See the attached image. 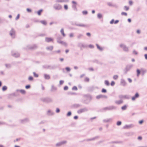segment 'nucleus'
I'll use <instances>...</instances> for the list:
<instances>
[{
    "label": "nucleus",
    "instance_id": "13d9d810",
    "mask_svg": "<svg viewBox=\"0 0 147 147\" xmlns=\"http://www.w3.org/2000/svg\"><path fill=\"white\" fill-rule=\"evenodd\" d=\"M72 90H77L78 88L76 86H74L72 88Z\"/></svg>",
    "mask_w": 147,
    "mask_h": 147
},
{
    "label": "nucleus",
    "instance_id": "2f4dec72",
    "mask_svg": "<svg viewBox=\"0 0 147 147\" xmlns=\"http://www.w3.org/2000/svg\"><path fill=\"white\" fill-rule=\"evenodd\" d=\"M123 102V100H117L115 102V103L117 105H120L122 104Z\"/></svg>",
    "mask_w": 147,
    "mask_h": 147
},
{
    "label": "nucleus",
    "instance_id": "0e129e2a",
    "mask_svg": "<svg viewBox=\"0 0 147 147\" xmlns=\"http://www.w3.org/2000/svg\"><path fill=\"white\" fill-rule=\"evenodd\" d=\"M83 36V35L82 34H79L77 38L78 39H80L81 38L82 36Z\"/></svg>",
    "mask_w": 147,
    "mask_h": 147
},
{
    "label": "nucleus",
    "instance_id": "c85d7f7f",
    "mask_svg": "<svg viewBox=\"0 0 147 147\" xmlns=\"http://www.w3.org/2000/svg\"><path fill=\"white\" fill-rule=\"evenodd\" d=\"M47 114L49 115L50 116L53 115L54 113L52 112L51 110H49L47 112Z\"/></svg>",
    "mask_w": 147,
    "mask_h": 147
},
{
    "label": "nucleus",
    "instance_id": "20e7f679",
    "mask_svg": "<svg viewBox=\"0 0 147 147\" xmlns=\"http://www.w3.org/2000/svg\"><path fill=\"white\" fill-rule=\"evenodd\" d=\"M85 96L87 98V99L89 100V101L87 102L85 100L84 103L86 104H88L90 102V101L92 100V96L91 95L89 94L85 95Z\"/></svg>",
    "mask_w": 147,
    "mask_h": 147
},
{
    "label": "nucleus",
    "instance_id": "473e14b6",
    "mask_svg": "<svg viewBox=\"0 0 147 147\" xmlns=\"http://www.w3.org/2000/svg\"><path fill=\"white\" fill-rule=\"evenodd\" d=\"M107 5L111 7H115L116 6L115 5H113V4L111 3L110 2H109L107 3Z\"/></svg>",
    "mask_w": 147,
    "mask_h": 147
},
{
    "label": "nucleus",
    "instance_id": "4468645a",
    "mask_svg": "<svg viewBox=\"0 0 147 147\" xmlns=\"http://www.w3.org/2000/svg\"><path fill=\"white\" fill-rule=\"evenodd\" d=\"M139 96V94L138 92H137L134 96L131 97V100L133 101H134L136 98H138Z\"/></svg>",
    "mask_w": 147,
    "mask_h": 147
},
{
    "label": "nucleus",
    "instance_id": "e2e57ef3",
    "mask_svg": "<svg viewBox=\"0 0 147 147\" xmlns=\"http://www.w3.org/2000/svg\"><path fill=\"white\" fill-rule=\"evenodd\" d=\"M121 15L123 16L124 15L125 16H127V13L126 12H122L121 13Z\"/></svg>",
    "mask_w": 147,
    "mask_h": 147
},
{
    "label": "nucleus",
    "instance_id": "79ce46f5",
    "mask_svg": "<svg viewBox=\"0 0 147 147\" xmlns=\"http://www.w3.org/2000/svg\"><path fill=\"white\" fill-rule=\"evenodd\" d=\"M33 74L34 77H35L38 78L39 76L38 75L34 72H33Z\"/></svg>",
    "mask_w": 147,
    "mask_h": 147
},
{
    "label": "nucleus",
    "instance_id": "cd10ccee",
    "mask_svg": "<svg viewBox=\"0 0 147 147\" xmlns=\"http://www.w3.org/2000/svg\"><path fill=\"white\" fill-rule=\"evenodd\" d=\"M53 47L52 46H50L47 47L46 48V49L47 50H49L51 51L53 50Z\"/></svg>",
    "mask_w": 147,
    "mask_h": 147
},
{
    "label": "nucleus",
    "instance_id": "680f3d73",
    "mask_svg": "<svg viewBox=\"0 0 147 147\" xmlns=\"http://www.w3.org/2000/svg\"><path fill=\"white\" fill-rule=\"evenodd\" d=\"M82 13L84 15H86L88 13V11L86 10L83 11H82Z\"/></svg>",
    "mask_w": 147,
    "mask_h": 147
},
{
    "label": "nucleus",
    "instance_id": "69168bd1",
    "mask_svg": "<svg viewBox=\"0 0 147 147\" xmlns=\"http://www.w3.org/2000/svg\"><path fill=\"white\" fill-rule=\"evenodd\" d=\"M118 76L117 75H115L113 76V78L114 80H116L118 78Z\"/></svg>",
    "mask_w": 147,
    "mask_h": 147
},
{
    "label": "nucleus",
    "instance_id": "f8f14e48",
    "mask_svg": "<svg viewBox=\"0 0 147 147\" xmlns=\"http://www.w3.org/2000/svg\"><path fill=\"white\" fill-rule=\"evenodd\" d=\"M72 25H75L82 27H87L88 26L87 25H85L82 24H79L76 23L73 24Z\"/></svg>",
    "mask_w": 147,
    "mask_h": 147
},
{
    "label": "nucleus",
    "instance_id": "412c9836",
    "mask_svg": "<svg viewBox=\"0 0 147 147\" xmlns=\"http://www.w3.org/2000/svg\"><path fill=\"white\" fill-rule=\"evenodd\" d=\"M46 42H49L53 40V39L50 37H46L45 39Z\"/></svg>",
    "mask_w": 147,
    "mask_h": 147
},
{
    "label": "nucleus",
    "instance_id": "4be33fe9",
    "mask_svg": "<svg viewBox=\"0 0 147 147\" xmlns=\"http://www.w3.org/2000/svg\"><path fill=\"white\" fill-rule=\"evenodd\" d=\"M121 83L123 86H125L127 85V83L124 79H121Z\"/></svg>",
    "mask_w": 147,
    "mask_h": 147
},
{
    "label": "nucleus",
    "instance_id": "5fc2aeb1",
    "mask_svg": "<svg viewBox=\"0 0 147 147\" xmlns=\"http://www.w3.org/2000/svg\"><path fill=\"white\" fill-rule=\"evenodd\" d=\"M65 69L66 71L67 72H69L70 71V68L68 67H65Z\"/></svg>",
    "mask_w": 147,
    "mask_h": 147
},
{
    "label": "nucleus",
    "instance_id": "6e6552de",
    "mask_svg": "<svg viewBox=\"0 0 147 147\" xmlns=\"http://www.w3.org/2000/svg\"><path fill=\"white\" fill-rule=\"evenodd\" d=\"M38 48V46L36 45H28L25 49H26L34 50Z\"/></svg>",
    "mask_w": 147,
    "mask_h": 147
},
{
    "label": "nucleus",
    "instance_id": "a18cd8bd",
    "mask_svg": "<svg viewBox=\"0 0 147 147\" xmlns=\"http://www.w3.org/2000/svg\"><path fill=\"white\" fill-rule=\"evenodd\" d=\"M123 9L124 10L127 11H128L129 9V7H127L126 6H125L124 7Z\"/></svg>",
    "mask_w": 147,
    "mask_h": 147
},
{
    "label": "nucleus",
    "instance_id": "c9c22d12",
    "mask_svg": "<svg viewBox=\"0 0 147 147\" xmlns=\"http://www.w3.org/2000/svg\"><path fill=\"white\" fill-rule=\"evenodd\" d=\"M6 67L7 68H9L11 67V65L10 64H5Z\"/></svg>",
    "mask_w": 147,
    "mask_h": 147
},
{
    "label": "nucleus",
    "instance_id": "58836bf2",
    "mask_svg": "<svg viewBox=\"0 0 147 147\" xmlns=\"http://www.w3.org/2000/svg\"><path fill=\"white\" fill-rule=\"evenodd\" d=\"M127 106L126 105H124L123 106H122L121 107V109L122 110L124 111L126 110V109H127Z\"/></svg>",
    "mask_w": 147,
    "mask_h": 147
},
{
    "label": "nucleus",
    "instance_id": "bf43d9fd",
    "mask_svg": "<svg viewBox=\"0 0 147 147\" xmlns=\"http://www.w3.org/2000/svg\"><path fill=\"white\" fill-rule=\"evenodd\" d=\"M28 79L29 81H32L33 80V78L32 76H30Z\"/></svg>",
    "mask_w": 147,
    "mask_h": 147
},
{
    "label": "nucleus",
    "instance_id": "7c9ffc66",
    "mask_svg": "<svg viewBox=\"0 0 147 147\" xmlns=\"http://www.w3.org/2000/svg\"><path fill=\"white\" fill-rule=\"evenodd\" d=\"M44 77L45 78L46 80H49L50 79V78L49 75L46 74H44Z\"/></svg>",
    "mask_w": 147,
    "mask_h": 147
},
{
    "label": "nucleus",
    "instance_id": "aec40b11",
    "mask_svg": "<svg viewBox=\"0 0 147 147\" xmlns=\"http://www.w3.org/2000/svg\"><path fill=\"white\" fill-rule=\"evenodd\" d=\"M12 55L15 57H18L20 56V54L18 52H15L14 53H12Z\"/></svg>",
    "mask_w": 147,
    "mask_h": 147
},
{
    "label": "nucleus",
    "instance_id": "6e6d98bb",
    "mask_svg": "<svg viewBox=\"0 0 147 147\" xmlns=\"http://www.w3.org/2000/svg\"><path fill=\"white\" fill-rule=\"evenodd\" d=\"M65 1L64 0H56L55 1L56 2H59V3H61L64 2Z\"/></svg>",
    "mask_w": 147,
    "mask_h": 147
},
{
    "label": "nucleus",
    "instance_id": "49530a36",
    "mask_svg": "<svg viewBox=\"0 0 147 147\" xmlns=\"http://www.w3.org/2000/svg\"><path fill=\"white\" fill-rule=\"evenodd\" d=\"M20 92L22 94H24L26 93V91L23 89H21L20 90Z\"/></svg>",
    "mask_w": 147,
    "mask_h": 147
},
{
    "label": "nucleus",
    "instance_id": "393cba45",
    "mask_svg": "<svg viewBox=\"0 0 147 147\" xmlns=\"http://www.w3.org/2000/svg\"><path fill=\"white\" fill-rule=\"evenodd\" d=\"M112 119L111 118H110L107 119H104L103 122L104 123H107L111 121H112Z\"/></svg>",
    "mask_w": 147,
    "mask_h": 147
},
{
    "label": "nucleus",
    "instance_id": "f03ea898",
    "mask_svg": "<svg viewBox=\"0 0 147 147\" xmlns=\"http://www.w3.org/2000/svg\"><path fill=\"white\" fill-rule=\"evenodd\" d=\"M40 99L42 102L47 103H51L53 102L52 98L49 97L42 98Z\"/></svg>",
    "mask_w": 147,
    "mask_h": 147
},
{
    "label": "nucleus",
    "instance_id": "dca6fc26",
    "mask_svg": "<svg viewBox=\"0 0 147 147\" xmlns=\"http://www.w3.org/2000/svg\"><path fill=\"white\" fill-rule=\"evenodd\" d=\"M119 97L121 99L124 98L127 99H128L129 98V96L127 95H120L119 96Z\"/></svg>",
    "mask_w": 147,
    "mask_h": 147
},
{
    "label": "nucleus",
    "instance_id": "7ed1b4c3",
    "mask_svg": "<svg viewBox=\"0 0 147 147\" xmlns=\"http://www.w3.org/2000/svg\"><path fill=\"white\" fill-rule=\"evenodd\" d=\"M42 67L45 69H54L56 68L55 65H42Z\"/></svg>",
    "mask_w": 147,
    "mask_h": 147
},
{
    "label": "nucleus",
    "instance_id": "9b49d317",
    "mask_svg": "<svg viewBox=\"0 0 147 147\" xmlns=\"http://www.w3.org/2000/svg\"><path fill=\"white\" fill-rule=\"evenodd\" d=\"M134 125L133 124L125 125L123 127L124 129H129L134 127Z\"/></svg>",
    "mask_w": 147,
    "mask_h": 147
},
{
    "label": "nucleus",
    "instance_id": "8fccbe9b",
    "mask_svg": "<svg viewBox=\"0 0 147 147\" xmlns=\"http://www.w3.org/2000/svg\"><path fill=\"white\" fill-rule=\"evenodd\" d=\"M101 92L102 93H105L107 92V90L106 89L103 88L102 89Z\"/></svg>",
    "mask_w": 147,
    "mask_h": 147
},
{
    "label": "nucleus",
    "instance_id": "f3484780",
    "mask_svg": "<svg viewBox=\"0 0 147 147\" xmlns=\"http://www.w3.org/2000/svg\"><path fill=\"white\" fill-rule=\"evenodd\" d=\"M96 98L97 99H99L101 98H107V96L106 95L100 94L97 96Z\"/></svg>",
    "mask_w": 147,
    "mask_h": 147
},
{
    "label": "nucleus",
    "instance_id": "052dcab7",
    "mask_svg": "<svg viewBox=\"0 0 147 147\" xmlns=\"http://www.w3.org/2000/svg\"><path fill=\"white\" fill-rule=\"evenodd\" d=\"M26 11L28 13H30L32 11V10L30 9L29 8L26 9Z\"/></svg>",
    "mask_w": 147,
    "mask_h": 147
},
{
    "label": "nucleus",
    "instance_id": "39448f33",
    "mask_svg": "<svg viewBox=\"0 0 147 147\" xmlns=\"http://www.w3.org/2000/svg\"><path fill=\"white\" fill-rule=\"evenodd\" d=\"M77 45L78 47L80 48L81 50H82V48H86L88 47V45H87L81 42L78 43Z\"/></svg>",
    "mask_w": 147,
    "mask_h": 147
},
{
    "label": "nucleus",
    "instance_id": "f704fd0d",
    "mask_svg": "<svg viewBox=\"0 0 147 147\" xmlns=\"http://www.w3.org/2000/svg\"><path fill=\"white\" fill-rule=\"evenodd\" d=\"M60 32L62 34L63 36H65V34L64 33V29L63 28H62L60 31Z\"/></svg>",
    "mask_w": 147,
    "mask_h": 147
},
{
    "label": "nucleus",
    "instance_id": "09e8293b",
    "mask_svg": "<svg viewBox=\"0 0 147 147\" xmlns=\"http://www.w3.org/2000/svg\"><path fill=\"white\" fill-rule=\"evenodd\" d=\"M121 122L120 121H118L117 122L116 124L118 126L120 125L121 124Z\"/></svg>",
    "mask_w": 147,
    "mask_h": 147
},
{
    "label": "nucleus",
    "instance_id": "1a4fd4ad",
    "mask_svg": "<svg viewBox=\"0 0 147 147\" xmlns=\"http://www.w3.org/2000/svg\"><path fill=\"white\" fill-rule=\"evenodd\" d=\"M133 65L132 64H129L126 66L125 71V73L126 74L128 71H129L132 67Z\"/></svg>",
    "mask_w": 147,
    "mask_h": 147
},
{
    "label": "nucleus",
    "instance_id": "ea45409f",
    "mask_svg": "<svg viewBox=\"0 0 147 147\" xmlns=\"http://www.w3.org/2000/svg\"><path fill=\"white\" fill-rule=\"evenodd\" d=\"M7 86H3L2 88V90L3 91H6L7 89Z\"/></svg>",
    "mask_w": 147,
    "mask_h": 147
},
{
    "label": "nucleus",
    "instance_id": "c03bdc74",
    "mask_svg": "<svg viewBox=\"0 0 147 147\" xmlns=\"http://www.w3.org/2000/svg\"><path fill=\"white\" fill-rule=\"evenodd\" d=\"M105 84L107 86H108L109 85V83L108 81L107 80H106L105 81Z\"/></svg>",
    "mask_w": 147,
    "mask_h": 147
},
{
    "label": "nucleus",
    "instance_id": "4c0bfd02",
    "mask_svg": "<svg viewBox=\"0 0 147 147\" xmlns=\"http://www.w3.org/2000/svg\"><path fill=\"white\" fill-rule=\"evenodd\" d=\"M43 11V10L42 9H40L37 12V13L38 15L40 16L41 15V13Z\"/></svg>",
    "mask_w": 147,
    "mask_h": 147
},
{
    "label": "nucleus",
    "instance_id": "864d4df0",
    "mask_svg": "<svg viewBox=\"0 0 147 147\" xmlns=\"http://www.w3.org/2000/svg\"><path fill=\"white\" fill-rule=\"evenodd\" d=\"M31 87V86L30 85H27L25 86V88L26 89H30Z\"/></svg>",
    "mask_w": 147,
    "mask_h": 147
},
{
    "label": "nucleus",
    "instance_id": "6ab92c4d",
    "mask_svg": "<svg viewBox=\"0 0 147 147\" xmlns=\"http://www.w3.org/2000/svg\"><path fill=\"white\" fill-rule=\"evenodd\" d=\"M10 35L13 38H14L15 31L12 28L10 31Z\"/></svg>",
    "mask_w": 147,
    "mask_h": 147
},
{
    "label": "nucleus",
    "instance_id": "72a5a7b5",
    "mask_svg": "<svg viewBox=\"0 0 147 147\" xmlns=\"http://www.w3.org/2000/svg\"><path fill=\"white\" fill-rule=\"evenodd\" d=\"M72 7L73 9L76 11H77V9L76 7V5H72Z\"/></svg>",
    "mask_w": 147,
    "mask_h": 147
},
{
    "label": "nucleus",
    "instance_id": "603ef678",
    "mask_svg": "<svg viewBox=\"0 0 147 147\" xmlns=\"http://www.w3.org/2000/svg\"><path fill=\"white\" fill-rule=\"evenodd\" d=\"M62 38V37L61 36H57V42L58 40H60Z\"/></svg>",
    "mask_w": 147,
    "mask_h": 147
},
{
    "label": "nucleus",
    "instance_id": "4d7b16f0",
    "mask_svg": "<svg viewBox=\"0 0 147 147\" xmlns=\"http://www.w3.org/2000/svg\"><path fill=\"white\" fill-rule=\"evenodd\" d=\"M45 121H42L39 122L38 123V125H40V124H43L45 123Z\"/></svg>",
    "mask_w": 147,
    "mask_h": 147
},
{
    "label": "nucleus",
    "instance_id": "774afa93",
    "mask_svg": "<svg viewBox=\"0 0 147 147\" xmlns=\"http://www.w3.org/2000/svg\"><path fill=\"white\" fill-rule=\"evenodd\" d=\"M68 89V86H65L63 88V89L64 90H67Z\"/></svg>",
    "mask_w": 147,
    "mask_h": 147
},
{
    "label": "nucleus",
    "instance_id": "a878e982",
    "mask_svg": "<svg viewBox=\"0 0 147 147\" xmlns=\"http://www.w3.org/2000/svg\"><path fill=\"white\" fill-rule=\"evenodd\" d=\"M57 89V88L55 87L53 85H52L51 87V92L55 91Z\"/></svg>",
    "mask_w": 147,
    "mask_h": 147
},
{
    "label": "nucleus",
    "instance_id": "a19ab883",
    "mask_svg": "<svg viewBox=\"0 0 147 147\" xmlns=\"http://www.w3.org/2000/svg\"><path fill=\"white\" fill-rule=\"evenodd\" d=\"M40 22L45 25H46L47 23L45 20H41L40 21Z\"/></svg>",
    "mask_w": 147,
    "mask_h": 147
},
{
    "label": "nucleus",
    "instance_id": "338daca9",
    "mask_svg": "<svg viewBox=\"0 0 147 147\" xmlns=\"http://www.w3.org/2000/svg\"><path fill=\"white\" fill-rule=\"evenodd\" d=\"M88 47L90 48L91 49H93L94 48V46L93 45L91 44L89 45H88Z\"/></svg>",
    "mask_w": 147,
    "mask_h": 147
},
{
    "label": "nucleus",
    "instance_id": "37998d69",
    "mask_svg": "<svg viewBox=\"0 0 147 147\" xmlns=\"http://www.w3.org/2000/svg\"><path fill=\"white\" fill-rule=\"evenodd\" d=\"M97 17L98 19H100L102 17V15L101 13H98L97 14Z\"/></svg>",
    "mask_w": 147,
    "mask_h": 147
},
{
    "label": "nucleus",
    "instance_id": "ddd939ff",
    "mask_svg": "<svg viewBox=\"0 0 147 147\" xmlns=\"http://www.w3.org/2000/svg\"><path fill=\"white\" fill-rule=\"evenodd\" d=\"M66 141H63L57 143L56 144V146H60L62 145H63L66 144Z\"/></svg>",
    "mask_w": 147,
    "mask_h": 147
},
{
    "label": "nucleus",
    "instance_id": "f257e3e1",
    "mask_svg": "<svg viewBox=\"0 0 147 147\" xmlns=\"http://www.w3.org/2000/svg\"><path fill=\"white\" fill-rule=\"evenodd\" d=\"M116 109L117 107H116L112 105L103 108L101 109V110L102 112H104L107 111H112L113 110H116Z\"/></svg>",
    "mask_w": 147,
    "mask_h": 147
},
{
    "label": "nucleus",
    "instance_id": "5701e85b",
    "mask_svg": "<svg viewBox=\"0 0 147 147\" xmlns=\"http://www.w3.org/2000/svg\"><path fill=\"white\" fill-rule=\"evenodd\" d=\"M82 105L79 104H74L72 106L74 108H77L80 107H81Z\"/></svg>",
    "mask_w": 147,
    "mask_h": 147
},
{
    "label": "nucleus",
    "instance_id": "2eb2a0df",
    "mask_svg": "<svg viewBox=\"0 0 147 147\" xmlns=\"http://www.w3.org/2000/svg\"><path fill=\"white\" fill-rule=\"evenodd\" d=\"M99 138V136H96L94 138H90V139H85L83 140V141H93L95 140V139H98Z\"/></svg>",
    "mask_w": 147,
    "mask_h": 147
},
{
    "label": "nucleus",
    "instance_id": "c756f323",
    "mask_svg": "<svg viewBox=\"0 0 147 147\" xmlns=\"http://www.w3.org/2000/svg\"><path fill=\"white\" fill-rule=\"evenodd\" d=\"M136 72H137V77H138L140 74L141 73V69H137L136 70Z\"/></svg>",
    "mask_w": 147,
    "mask_h": 147
},
{
    "label": "nucleus",
    "instance_id": "9d476101",
    "mask_svg": "<svg viewBox=\"0 0 147 147\" xmlns=\"http://www.w3.org/2000/svg\"><path fill=\"white\" fill-rule=\"evenodd\" d=\"M120 47L122 48L123 49V50L124 51L126 52H127L128 51V47H127L124 44H121L120 45Z\"/></svg>",
    "mask_w": 147,
    "mask_h": 147
},
{
    "label": "nucleus",
    "instance_id": "bb28decb",
    "mask_svg": "<svg viewBox=\"0 0 147 147\" xmlns=\"http://www.w3.org/2000/svg\"><path fill=\"white\" fill-rule=\"evenodd\" d=\"M96 45L97 47V48L101 51H103V49L98 44H96Z\"/></svg>",
    "mask_w": 147,
    "mask_h": 147
},
{
    "label": "nucleus",
    "instance_id": "e433bc0d",
    "mask_svg": "<svg viewBox=\"0 0 147 147\" xmlns=\"http://www.w3.org/2000/svg\"><path fill=\"white\" fill-rule=\"evenodd\" d=\"M122 142L121 141H112L109 142V144H113V143H115V144H118V143H121Z\"/></svg>",
    "mask_w": 147,
    "mask_h": 147
},
{
    "label": "nucleus",
    "instance_id": "423d86ee",
    "mask_svg": "<svg viewBox=\"0 0 147 147\" xmlns=\"http://www.w3.org/2000/svg\"><path fill=\"white\" fill-rule=\"evenodd\" d=\"M88 111V109L87 107H85L83 108L80 109L78 110L77 112L79 114H80L82 113L87 112Z\"/></svg>",
    "mask_w": 147,
    "mask_h": 147
},
{
    "label": "nucleus",
    "instance_id": "de8ad7c7",
    "mask_svg": "<svg viewBox=\"0 0 147 147\" xmlns=\"http://www.w3.org/2000/svg\"><path fill=\"white\" fill-rule=\"evenodd\" d=\"M71 115V112L70 111H69L68 112L67 114V117H69Z\"/></svg>",
    "mask_w": 147,
    "mask_h": 147
},
{
    "label": "nucleus",
    "instance_id": "0eeeda50",
    "mask_svg": "<svg viewBox=\"0 0 147 147\" xmlns=\"http://www.w3.org/2000/svg\"><path fill=\"white\" fill-rule=\"evenodd\" d=\"M53 7L55 9L58 10H60L62 8L61 5L58 3H55L54 4Z\"/></svg>",
    "mask_w": 147,
    "mask_h": 147
},
{
    "label": "nucleus",
    "instance_id": "b1692460",
    "mask_svg": "<svg viewBox=\"0 0 147 147\" xmlns=\"http://www.w3.org/2000/svg\"><path fill=\"white\" fill-rule=\"evenodd\" d=\"M146 71L147 70L146 69L143 68H141V74L142 76H144Z\"/></svg>",
    "mask_w": 147,
    "mask_h": 147
},
{
    "label": "nucleus",
    "instance_id": "3c124183",
    "mask_svg": "<svg viewBox=\"0 0 147 147\" xmlns=\"http://www.w3.org/2000/svg\"><path fill=\"white\" fill-rule=\"evenodd\" d=\"M61 52V51L60 50H58L56 51H55L53 52L52 54H54L55 53H59Z\"/></svg>",
    "mask_w": 147,
    "mask_h": 147
},
{
    "label": "nucleus",
    "instance_id": "a211bd4d",
    "mask_svg": "<svg viewBox=\"0 0 147 147\" xmlns=\"http://www.w3.org/2000/svg\"><path fill=\"white\" fill-rule=\"evenodd\" d=\"M20 122L21 123H24L29 121V119L28 118H25L23 119L20 120Z\"/></svg>",
    "mask_w": 147,
    "mask_h": 147
}]
</instances>
